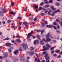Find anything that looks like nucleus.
Returning <instances> with one entry per match:
<instances>
[{"instance_id": "f257e3e1", "label": "nucleus", "mask_w": 62, "mask_h": 62, "mask_svg": "<svg viewBox=\"0 0 62 62\" xmlns=\"http://www.w3.org/2000/svg\"><path fill=\"white\" fill-rule=\"evenodd\" d=\"M49 54L48 53H46L44 56L45 59H46V62H50V57L48 56Z\"/></svg>"}, {"instance_id": "f03ea898", "label": "nucleus", "mask_w": 62, "mask_h": 62, "mask_svg": "<svg viewBox=\"0 0 62 62\" xmlns=\"http://www.w3.org/2000/svg\"><path fill=\"white\" fill-rule=\"evenodd\" d=\"M2 11H0V14L1 16H4L3 13H6V8H3L2 9Z\"/></svg>"}, {"instance_id": "7ed1b4c3", "label": "nucleus", "mask_w": 62, "mask_h": 62, "mask_svg": "<svg viewBox=\"0 0 62 62\" xmlns=\"http://www.w3.org/2000/svg\"><path fill=\"white\" fill-rule=\"evenodd\" d=\"M51 39L49 38H46V40L44 38L42 39L43 41H45L46 42H47L48 41H51Z\"/></svg>"}, {"instance_id": "20e7f679", "label": "nucleus", "mask_w": 62, "mask_h": 62, "mask_svg": "<svg viewBox=\"0 0 62 62\" xmlns=\"http://www.w3.org/2000/svg\"><path fill=\"white\" fill-rule=\"evenodd\" d=\"M22 46H23V48L24 49H27L28 46L26 44H22Z\"/></svg>"}, {"instance_id": "39448f33", "label": "nucleus", "mask_w": 62, "mask_h": 62, "mask_svg": "<svg viewBox=\"0 0 62 62\" xmlns=\"http://www.w3.org/2000/svg\"><path fill=\"white\" fill-rule=\"evenodd\" d=\"M50 36V37L51 38H53V37L52 36V35L50 34V32H49L47 34V35H46V38H49Z\"/></svg>"}, {"instance_id": "423d86ee", "label": "nucleus", "mask_w": 62, "mask_h": 62, "mask_svg": "<svg viewBox=\"0 0 62 62\" xmlns=\"http://www.w3.org/2000/svg\"><path fill=\"white\" fill-rule=\"evenodd\" d=\"M43 48L42 49V50L43 52L45 51H46V50H48L49 49V48H48L47 47L45 48V46H43Z\"/></svg>"}, {"instance_id": "0eeeda50", "label": "nucleus", "mask_w": 62, "mask_h": 62, "mask_svg": "<svg viewBox=\"0 0 62 62\" xmlns=\"http://www.w3.org/2000/svg\"><path fill=\"white\" fill-rule=\"evenodd\" d=\"M33 43L34 45H36V43L37 44H39V40H36L34 41Z\"/></svg>"}, {"instance_id": "6e6552de", "label": "nucleus", "mask_w": 62, "mask_h": 62, "mask_svg": "<svg viewBox=\"0 0 62 62\" xmlns=\"http://www.w3.org/2000/svg\"><path fill=\"white\" fill-rule=\"evenodd\" d=\"M46 27H48L49 28H51L54 27V25H46Z\"/></svg>"}, {"instance_id": "1a4fd4ad", "label": "nucleus", "mask_w": 62, "mask_h": 62, "mask_svg": "<svg viewBox=\"0 0 62 62\" xmlns=\"http://www.w3.org/2000/svg\"><path fill=\"white\" fill-rule=\"evenodd\" d=\"M20 60L21 61L24 62V61H25V58L23 57V56H21L20 59Z\"/></svg>"}, {"instance_id": "9d476101", "label": "nucleus", "mask_w": 62, "mask_h": 62, "mask_svg": "<svg viewBox=\"0 0 62 62\" xmlns=\"http://www.w3.org/2000/svg\"><path fill=\"white\" fill-rule=\"evenodd\" d=\"M12 58L14 60V62H16L15 61H18V59H16V57H13Z\"/></svg>"}, {"instance_id": "9b49d317", "label": "nucleus", "mask_w": 62, "mask_h": 62, "mask_svg": "<svg viewBox=\"0 0 62 62\" xmlns=\"http://www.w3.org/2000/svg\"><path fill=\"white\" fill-rule=\"evenodd\" d=\"M5 45L8 47H10L11 46V44L7 43L5 44Z\"/></svg>"}, {"instance_id": "f8f14e48", "label": "nucleus", "mask_w": 62, "mask_h": 62, "mask_svg": "<svg viewBox=\"0 0 62 62\" xmlns=\"http://www.w3.org/2000/svg\"><path fill=\"white\" fill-rule=\"evenodd\" d=\"M29 54L31 56V55H34V51H33L32 52H29Z\"/></svg>"}, {"instance_id": "ddd939ff", "label": "nucleus", "mask_w": 62, "mask_h": 62, "mask_svg": "<svg viewBox=\"0 0 62 62\" xmlns=\"http://www.w3.org/2000/svg\"><path fill=\"white\" fill-rule=\"evenodd\" d=\"M35 61H37V62H40V61L39 58H35Z\"/></svg>"}, {"instance_id": "4468645a", "label": "nucleus", "mask_w": 62, "mask_h": 62, "mask_svg": "<svg viewBox=\"0 0 62 62\" xmlns=\"http://www.w3.org/2000/svg\"><path fill=\"white\" fill-rule=\"evenodd\" d=\"M12 49H13V47H10L8 49V50L9 53H11V50Z\"/></svg>"}, {"instance_id": "2eb2a0df", "label": "nucleus", "mask_w": 62, "mask_h": 62, "mask_svg": "<svg viewBox=\"0 0 62 62\" xmlns=\"http://www.w3.org/2000/svg\"><path fill=\"white\" fill-rule=\"evenodd\" d=\"M4 56L3 57L4 58H6V57H8V54L7 53H5L4 54Z\"/></svg>"}, {"instance_id": "dca6fc26", "label": "nucleus", "mask_w": 62, "mask_h": 62, "mask_svg": "<svg viewBox=\"0 0 62 62\" xmlns=\"http://www.w3.org/2000/svg\"><path fill=\"white\" fill-rule=\"evenodd\" d=\"M55 12H52L51 15V16H52L53 17L54 16V15H55V14H55Z\"/></svg>"}, {"instance_id": "f3484780", "label": "nucleus", "mask_w": 62, "mask_h": 62, "mask_svg": "<svg viewBox=\"0 0 62 62\" xmlns=\"http://www.w3.org/2000/svg\"><path fill=\"white\" fill-rule=\"evenodd\" d=\"M44 2L46 4H47L49 3V1H48L47 0H44Z\"/></svg>"}, {"instance_id": "a211bd4d", "label": "nucleus", "mask_w": 62, "mask_h": 62, "mask_svg": "<svg viewBox=\"0 0 62 62\" xmlns=\"http://www.w3.org/2000/svg\"><path fill=\"white\" fill-rule=\"evenodd\" d=\"M50 8H51V9L53 10H56V9L55 8H54V7L52 6H51Z\"/></svg>"}, {"instance_id": "6ab92c4d", "label": "nucleus", "mask_w": 62, "mask_h": 62, "mask_svg": "<svg viewBox=\"0 0 62 62\" xmlns=\"http://www.w3.org/2000/svg\"><path fill=\"white\" fill-rule=\"evenodd\" d=\"M60 12L61 11L60 10H57L56 11H55V14H56L57 13V12Z\"/></svg>"}, {"instance_id": "aec40b11", "label": "nucleus", "mask_w": 62, "mask_h": 62, "mask_svg": "<svg viewBox=\"0 0 62 62\" xmlns=\"http://www.w3.org/2000/svg\"><path fill=\"white\" fill-rule=\"evenodd\" d=\"M46 45L48 48H51V45H50V44L48 43L46 44Z\"/></svg>"}, {"instance_id": "412c9836", "label": "nucleus", "mask_w": 62, "mask_h": 62, "mask_svg": "<svg viewBox=\"0 0 62 62\" xmlns=\"http://www.w3.org/2000/svg\"><path fill=\"white\" fill-rule=\"evenodd\" d=\"M40 45H43V44H44V43L42 41H40Z\"/></svg>"}, {"instance_id": "4be33fe9", "label": "nucleus", "mask_w": 62, "mask_h": 62, "mask_svg": "<svg viewBox=\"0 0 62 62\" xmlns=\"http://www.w3.org/2000/svg\"><path fill=\"white\" fill-rule=\"evenodd\" d=\"M9 13L10 14H12V15H14L15 14V13L13 12H9Z\"/></svg>"}, {"instance_id": "5701e85b", "label": "nucleus", "mask_w": 62, "mask_h": 62, "mask_svg": "<svg viewBox=\"0 0 62 62\" xmlns=\"http://www.w3.org/2000/svg\"><path fill=\"white\" fill-rule=\"evenodd\" d=\"M27 59L26 60V61L25 62H29V61L28 60L29 59V58H30V57H27Z\"/></svg>"}, {"instance_id": "b1692460", "label": "nucleus", "mask_w": 62, "mask_h": 62, "mask_svg": "<svg viewBox=\"0 0 62 62\" xmlns=\"http://www.w3.org/2000/svg\"><path fill=\"white\" fill-rule=\"evenodd\" d=\"M23 24H24L26 26L27 25V22H24L23 23Z\"/></svg>"}, {"instance_id": "393cba45", "label": "nucleus", "mask_w": 62, "mask_h": 62, "mask_svg": "<svg viewBox=\"0 0 62 62\" xmlns=\"http://www.w3.org/2000/svg\"><path fill=\"white\" fill-rule=\"evenodd\" d=\"M34 8L35 9H38V8L39 7H38V5H35L34 6Z\"/></svg>"}, {"instance_id": "a878e982", "label": "nucleus", "mask_w": 62, "mask_h": 62, "mask_svg": "<svg viewBox=\"0 0 62 62\" xmlns=\"http://www.w3.org/2000/svg\"><path fill=\"white\" fill-rule=\"evenodd\" d=\"M16 41L19 43H20L21 42V41L20 40H19L18 39H17Z\"/></svg>"}, {"instance_id": "bb28decb", "label": "nucleus", "mask_w": 62, "mask_h": 62, "mask_svg": "<svg viewBox=\"0 0 62 62\" xmlns=\"http://www.w3.org/2000/svg\"><path fill=\"white\" fill-rule=\"evenodd\" d=\"M18 53V50H16L14 52V54H17Z\"/></svg>"}, {"instance_id": "cd10ccee", "label": "nucleus", "mask_w": 62, "mask_h": 62, "mask_svg": "<svg viewBox=\"0 0 62 62\" xmlns=\"http://www.w3.org/2000/svg\"><path fill=\"white\" fill-rule=\"evenodd\" d=\"M55 5L57 6H60V4L58 2H56Z\"/></svg>"}, {"instance_id": "c85d7f7f", "label": "nucleus", "mask_w": 62, "mask_h": 62, "mask_svg": "<svg viewBox=\"0 0 62 62\" xmlns=\"http://www.w3.org/2000/svg\"><path fill=\"white\" fill-rule=\"evenodd\" d=\"M51 12H52V10H50L48 12V14L49 15H51L50 14V13H51Z\"/></svg>"}, {"instance_id": "c756f323", "label": "nucleus", "mask_w": 62, "mask_h": 62, "mask_svg": "<svg viewBox=\"0 0 62 62\" xmlns=\"http://www.w3.org/2000/svg\"><path fill=\"white\" fill-rule=\"evenodd\" d=\"M55 52H56V53H60V50H56L55 51Z\"/></svg>"}, {"instance_id": "7c9ffc66", "label": "nucleus", "mask_w": 62, "mask_h": 62, "mask_svg": "<svg viewBox=\"0 0 62 62\" xmlns=\"http://www.w3.org/2000/svg\"><path fill=\"white\" fill-rule=\"evenodd\" d=\"M30 50H31V51H32V50H34V47H31L30 48Z\"/></svg>"}, {"instance_id": "2f4dec72", "label": "nucleus", "mask_w": 62, "mask_h": 62, "mask_svg": "<svg viewBox=\"0 0 62 62\" xmlns=\"http://www.w3.org/2000/svg\"><path fill=\"white\" fill-rule=\"evenodd\" d=\"M31 18H30L29 20L30 21H33V16H31Z\"/></svg>"}, {"instance_id": "473e14b6", "label": "nucleus", "mask_w": 62, "mask_h": 62, "mask_svg": "<svg viewBox=\"0 0 62 62\" xmlns=\"http://www.w3.org/2000/svg\"><path fill=\"white\" fill-rule=\"evenodd\" d=\"M37 37L38 38V39H40V36H39V34H38L37 35Z\"/></svg>"}, {"instance_id": "72a5a7b5", "label": "nucleus", "mask_w": 62, "mask_h": 62, "mask_svg": "<svg viewBox=\"0 0 62 62\" xmlns=\"http://www.w3.org/2000/svg\"><path fill=\"white\" fill-rule=\"evenodd\" d=\"M11 22V20H8L7 21V22H8V23H10V22Z\"/></svg>"}, {"instance_id": "f704fd0d", "label": "nucleus", "mask_w": 62, "mask_h": 62, "mask_svg": "<svg viewBox=\"0 0 62 62\" xmlns=\"http://www.w3.org/2000/svg\"><path fill=\"white\" fill-rule=\"evenodd\" d=\"M40 15L42 16H44V15H45V14L42 13H41V14Z\"/></svg>"}, {"instance_id": "c9c22d12", "label": "nucleus", "mask_w": 62, "mask_h": 62, "mask_svg": "<svg viewBox=\"0 0 62 62\" xmlns=\"http://www.w3.org/2000/svg\"><path fill=\"white\" fill-rule=\"evenodd\" d=\"M56 20L58 23H59V22H60V20L59 19H56Z\"/></svg>"}, {"instance_id": "e433bc0d", "label": "nucleus", "mask_w": 62, "mask_h": 62, "mask_svg": "<svg viewBox=\"0 0 62 62\" xmlns=\"http://www.w3.org/2000/svg\"><path fill=\"white\" fill-rule=\"evenodd\" d=\"M53 1L52 0H50L49 1V2L50 3H52Z\"/></svg>"}, {"instance_id": "4c0bfd02", "label": "nucleus", "mask_w": 62, "mask_h": 62, "mask_svg": "<svg viewBox=\"0 0 62 62\" xmlns=\"http://www.w3.org/2000/svg\"><path fill=\"white\" fill-rule=\"evenodd\" d=\"M44 4V3L43 2H42L40 4V6H42Z\"/></svg>"}, {"instance_id": "58836bf2", "label": "nucleus", "mask_w": 62, "mask_h": 62, "mask_svg": "<svg viewBox=\"0 0 62 62\" xmlns=\"http://www.w3.org/2000/svg\"><path fill=\"white\" fill-rule=\"evenodd\" d=\"M50 49L51 51H53L54 49V47H52L50 48Z\"/></svg>"}, {"instance_id": "ea45409f", "label": "nucleus", "mask_w": 62, "mask_h": 62, "mask_svg": "<svg viewBox=\"0 0 62 62\" xmlns=\"http://www.w3.org/2000/svg\"><path fill=\"white\" fill-rule=\"evenodd\" d=\"M56 32L58 33H60V32L58 30H56Z\"/></svg>"}, {"instance_id": "a19ab883", "label": "nucleus", "mask_w": 62, "mask_h": 62, "mask_svg": "<svg viewBox=\"0 0 62 62\" xmlns=\"http://www.w3.org/2000/svg\"><path fill=\"white\" fill-rule=\"evenodd\" d=\"M17 18L18 19H20V20H22V18L20 16L18 17Z\"/></svg>"}, {"instance_id": "79ce46f5", "label": "nucleus", "mask_w": 62, "mask_h": 62, "mask_svg": "<svg viewBox=\"0 0 62 62\" xmlns=\"http://www.w3.org/2000/svg\"><path fill=\"white\" fill-rule=\"evenodd\" d=\"M37 32L38 33H39V32H41V30H38L37 31Z\"/></svg>"}, {"instance_id": "37998d69", "label": "nucleus", "mask_w": 62, "mask_h": 62, "mask_svg": "<svg viewBox=\"0 0 62 62\" xmlns=\"http://www.w3.org/2000/svg\"><path fill=\"white\" fill-rule=\"evenodd\" d=\"M45 7H49V5L48 4L44 6Z\"/></svg>"}, {"instance_id": "c03bdc74", "label": "nucleus", "mask_w": 62, "mask_h": 62, "mask_svg": "<svg viewBox=\"0 0 62 62\" xmlns=\"http://www.w3.org/2000/svg\"><path fill=\"white\" fill-rule=\"evenodd\" d=\"M23 10L24 11H26V8H23Z\"/></svg>"}, {"instance_id": "a18cd8bd", "label": "nucleus", "mask_w": 62, "mask_h": 62, "mask_svg": "<svg viewBox=\"0 0 62 62\" xmlns=\"http://www.w3.org/2000/svg\"><path fill=\"white\" fill-rule=\"evenodd\" d=\"M19 51L20 52H21V51H22V48H19Z\"/></svg>"}, {"instance_id": "49530a36", "label": "nucleus", "mask_w": 62, "mask_h": 62, "mask_svg": "<svg viewBox=\"0 0 62 62\" xmlns=\"http://www.w3.org/2000/svg\"><path fill=\"white\" fill-rule=\"evenodd\" d=\"M41 33H43L44 32V30H41Z\"/></svg>"}, {"instance_id": "de8ad7c7", "label": "nucleus", "mask_w": 62, "mask_h": 62, "mask_svg": "<svg viewBox=\"0 0 62 62\" xmlns=\"http://www.w3.org/2000/svg\"><path fill=\"white\" fill-rule=\"evenodd\" d=\"M54 51L53 50L51 52V54H54Z\"/></svg>"}, {"instance_id": "09e8293b", "label": "nucleus", "mask_w": 62, "mask_h": 62, "mask_svg": "<svg viewBox=\"0 0 62 62\" xmlns=\"http://www.w3.org/2000/svg\"><path fill=\"white\" fill-rule=\"evenodd\" d=\"M11 42L12 43H15V41L13 40H11Z\"/></svg>"}, {"instance_id": "8fccbe9b", "label": "nucleus", "mask_w": 62, "mask_h": 62, "mask_svg": "<svg viewBox=\"0 0 62 62\" xmlns=\"http://www.w3.org/2000/svg\"><path fill=\"white\" fill-rule=\"evenodd\" d=\"M53 24L54 25H57V24L55 22L53 23Z\"/></svg>"}, {"instance_id": "3c124183", "label": "nucleus", "mask_w": 62, "mask_h": 62, "mask_svg": "<svg viewBox=\"0 0 62 62\" xmlns=\"http://www.w3.org/2000/svg\"><path fill=\"white\" fill-rule=\"evenodd\" d=\"M14 3L13 2H12L11 3V5H12V6H14Z\"/></svg>"}, {"instance_id": "603ef678", "label": "nucleus", "mask_w": 62, "mask_h": 62, "mask_svg": "<svg viewBox=\"0 0 62 62\" xmlns=\"http://www.w3.org/2000/svg\"><path fill=\"white\" fill-rule=\"evenodd\" d=\"M39 9L40 10H42V7H40Z\"/></svg>"}, {"instance_id": "864d4df0", "label": "nucleus", "mask_w": 62, "mask_h": 62, "mask_svg": "<svg viewBox=\"0 0 62 62\" xmlns=\"http://www.w3.org/2000/svg\"><path fill=\"white\" fill-rule=\"evenodd\" d=\"M14 27V26L13 25V26H12L11 27V28H14V27Z\"/></svg>"}, {"instance_id": "5fc2aeb1", "label": "nucleus", "mask_w": 62, "mask_h": 62, "mask_svg": "<svg viewBox=\"0 0 62 62\" xmlns=\"http://www.w3.org/2000/svg\"><path fill=\"white\" fill-rule=\"evenodd\" d=\"M45 26V24H42V27H44Z\"/></svg>"}, {"instance_id": "6e6d98bb", "label": "nucleus", "mask_w": 62, "mask_h": 62, "mask_svg": "<svg viewBox=\"0 0 62 62\" xmlns=\"http://www.w3.org/2000/svg\"><path fill=\"white\" fill-rule=\"evenodd\" d=\"M59 23L61 26H62V22Z\"/></svg>"}, {"instance_id": "4d7b16f0", "label": "nucleus", "mask_w": 62, "mask_h": 62, "mask_svg": "<svg viewBox=\"0 0 62 62\" xmlns=\"http://www.w3.org/2000/svg\"><path fill=\"white\" fill-rule=\"evenodd\" d=\"M58 26L57 27V28L58 29H59L60 28V27L59 26V25H58Z\"/></svg>"}, {"instance_id": "13d9d810", "label": "nucleus", "mask_w": 62, "mask_h": 62, "mask_svg": "<svg viewBox=\"0 0 62 62\" xmlns=\"http://www.w3.org/2000/svg\"><path fill=\"white\" fill-rule=\"evenodd\" d=\"M45 24H48V22L46 21L45 22Z\"/></svg>"}, {"instance_id": "bf43d9fd", "label": "nucleus", "mask_w": 62, "mask_h": 62, "mask_svg": "<svg viewBox=\"0 0 62 62\" xmlns=\"http://www.w3.org/2000/svg\"><path fill=\"white\" fill-rule=\"evenodd\" d=\"M47 53V52H43V54H45L46 53Z\"/></svg>"}, {"instance_id": "052dcab7", "label": "nucleus", "mask_w": 62, "mask_h": 62, "mask_svg": "<svg viewBox=\"0 0 62 62\" xmlns=\"http://www.w3.org/2000/svg\"><path fill=\"white\" fill-rule=\"evenodd\" d=\"M31 33L30 32L29 33V36H31Z\"/></svg>"}, {"instance_id": "680f3d73", "label": "nucleus", "mask_w": 62, "mask_h": 62, "mask_svg": "<svg viewBox=\"0 0 62 62\" xmlns=\"http://www.w3.org/2000/svg\"><path fill=\"white\" fill-rule=\"evenodd\" d=\"M53 56H54V57H55V56H57V55L55 54H54L53 55Z\"/></svg>"}, {"instance_id": "e2e57ef3", "label": "nucleus", "mask_w": 62, "mask_h": 62, "mask_svg": "<svg viewBox=\"0 0 62 62\" xmlns=\"http://www.w3.org/2000/svg\"><path fill=\"white\" fill-rule=\"evenodd\" d=\"M53 41L54 43H56V40H53Z\"/></svg>"}, {"instance_id": "0e129e2a", "label": "nucleus", "mask_w": 62, "mask_h": 62, "mask_svg": "<svg viewBox=\"0 0 62 62\" xmlns=\"http://www.w3.org/2000/svg\"><path fill=\"white\" fill-rule=\"evenodd\" d=\"M6 61V62H9V60H7Z\"/></svg>"}, {"instance_id": "69168bd1", "label": "nucleus", "mask_w": 62, "mask_h": 62, "mask_svg": "<svg viewBox=\"0 0 62 62\" xmlns=\"http://www.w3.org/2000/svg\"><path fill=\"white\" fill-rule=\"evenodd\" d=\"M60 57H61V55H59V56H57V57L58 58Z\"/></svg>"}, {"instance_id": "338daca9", "label": "nucleus", "mask_w": 62, "mask_h": 62, "mask_svg": "<svg viewBox=\"0 0 62 62\" xmlns=\"http://www.w3.org/2000/svg\"><path fill=\"white\" fill-rule=\"evenodd\" d=\"M37 20V18H35L34 20V21H36Z\"/></svg>"}, {"instance_id": "774afa93", "label": "nucleus", "mask_w": 62, "mask_h": 62, "mask_svg": "<svg viewBox=\"0 0 62 62\" xmlns=\"http://www.w3.org/2000/svg\"><path fill=\"white\" fill-rule=\"evenodd\" d=\"M59 54H60L62 55V51L60 53H59Z\"/></svg>"}]
</instances>
